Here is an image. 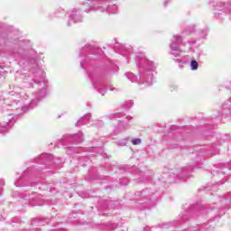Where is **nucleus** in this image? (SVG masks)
I'll return each mask as SVG.
<instances>
[{"instance_id":"f03ea898","label":"nucleus","mask_w":231,"mask_h":231,"mask_svg":"<svg viewBox=\"0 0 231 231\" xmlns=\"http://www.w3.org/2000/svg\"><path fill=\"white\" fill-rule=\"evenodd\" d=\"M132 143L133 145H138V143H142V139H134Z\"/></svg>"},{"instance_id":"f257e3e1","label":"nucleus","mask_w":231,"mask_h":231,"mask_svg":"<svg viewBox=\"0 0 231 231\" xmlns=\"http://www.w3.org/2000/svg\"><path fill=\"white\" fill-rule=\"evenodd\" d=\"M190 68H191V69H193V70L198 69V68H199L198 61H196V60H191Z\"/></svg>"}]
</instances>
